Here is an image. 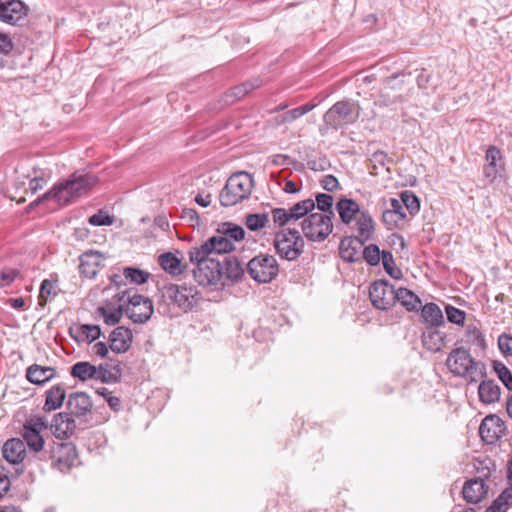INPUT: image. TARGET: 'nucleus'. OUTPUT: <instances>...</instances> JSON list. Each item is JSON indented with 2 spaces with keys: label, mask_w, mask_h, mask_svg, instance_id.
Returning a JSON list of instances; mask_svg holds the SVG:
<instances>
[{
  "label": "nucleus",
  "mask_w": 512,
  "mask_h": 512,
  "mask_svg": "<svg viewBox=\"0 0 512 512\" xmlns=\"http://www.w3.org/2000/svg\"><path fill=\"white\" fill-rule=\"evenodd\" d=\"M97 182L98 178L95 175L74 172L65 181L54 185L44 195L31 202L28 210L50 199H54L60 205H67L86 194Z\"/></svg>",
  "instance_id": "f257e3e1"
},
{
  "label": "nucleus",
  "mask_w": 512,
  "mask_h": 512,
  "mask_svg": "<svg viewBox=\"0 0 512 512\" xmlns=\"http://www.w3.org/2000/svg\"><path fill=\"white\" fill-rule=\"evenodd\" d=\"M188 258L190 263L195 265L193 276L199 285H225V282H222V261L220 258L210 256L194 247L188 251Z\"/></svg>",
  "instance_id": "f03ea898"
},
{
  "label": "nucleus",
  "mask_w": 512,
  "mask_h": 512,
  "mask_svg": "<svg viewBox=\"0 0 512 512\" xmlns=\"http://www.w3.org/2000/svg\"><path fill=\"white\" fill-rule=\"evenodd\" d=\"M446 365L451 373L460 377H469L470 382H477L478 377L486 376L485 364L475 361L470 352L463 347L455 348L450 352Z\"/></svg>",
  "instance_id": "7ed1b4c3"
},
{
  "label": "nucleus",
  "mask_w": 512,
  "mask_h": 512,
  "mask_svg": "<svg viewBox=\"0 0 512 512\" xmlns=\"http://www.w3.org/2000/svg\"><path fill=\"white\" fill-rule=\"evenodd\" d=\"M253 188L254 180L251 174L244 171L234 173L219 194L220 204L224 207L234 206L248 199Z\"/></svg>",
  "instance_id": "20e7f679"
},
{
  "label": "nucleus",
  "mask_w": 512,
  "mask_h": 512,
  "mask_svg": "<svg viewBox=\"0 0 512 512\" xmlns=\"http://www.w3.org/2000/svg\"><path fill=\"white\" fill-rule=\"evenodd\" d=\"M360 116L358 102L350 99L337 101L323 115L324 123L333 128L339 129L345 125L355 123Z\"/></svg>",
  "instance_id": "39448f33"
},
{
  "label": "nucleus",
  "mask_w": 512,
  "mask_h": 512,
  "mask_svg": "<svg viewBox=\"0 0 512 512\" xmlns=\"http://www.w3.org/2000/svg\"><path fill=\"white\" fill-rule=\"evenodd\" d=\"M161 294L167 304H173L184 312L192 310L200 300L199 291L193 285L167 284L162 287Z\"/></svg>",
  "instance_id": "423d86ee"
},
{
  "label": "nucleus",
  "mask_w": 512,
  "mask_h": 512,
  "mask_svg": "<svg viewBox=\"0 0 512 512\" xmlns=\"http://www.w3.org/2000/svg\"><path fill=\"white\" fill-rule=\"evenodd\" d=\"M119 301L125 303V314L134 323L142 324L147 322L154 311L153 303L150 298L130 291L119 295Z\"/></svg>",
  "instance_id": "0eeeda50"
},
{
  "label": "nucleus",
  "mask_w": 512,
  "mask_h": 512,
  "mask_svg": "<svg viewBox=\"0 0 512 512\" xmlns=\"http://www.w3.org/2000/svg\"><path fill=\"white\" fill-rule=\"evenodd\" d=\"M274 247L282 259L296 260L303 252L304 240L296 229H283L276 233Z\"/></svg>",
  "instance_id": "6e6552de"
},
{
  "label": "nucleus",
  "mask_w": 512,
  "mask_h": 512,
  "mask_svg": "<svg viewBox=\"0 0 512 512\" xmlns=\"http://www.w3.org/2000/svg\"><path fill=\"white\" fill-rule=\"evenodd\" d=\"M246 269L250 277L261 284L272 282L279 273V265L276 258L269 254H259L253 257Z\"/></svg>",
  "instance_id": "1a4fd4ad"
},
{
  "label": "nucleus",
  "mask_w": 512,
  "mask_h": 512,
  "mask_svg": "<svg viewBox=\"0 0 512 512\" xmlns=\"http://www.w3.org/2000/svg\"><path fill=\"white\" fill-rule=\"evenodd\" d=\"M332 218L327 214L311 213L302 222L303 234L310 241H324L333 231Z\"/></svg>",
  "instance_id": "9d476101"
},
{
  "label": "nucleus",
  "mask_w": 512,
  "mask_h": 512,
  "mask_svg": "<svg viewBox=\"0 0 512 512\" xmlns=\"http://www.w3.org/2000/svg\"><path fill=\"white\" fill-rule=\"evenodd\" d=\"M71 376L81 381L96 380L102 383H113L117 377L109 369L108 365L94 366L89 362H77L71 367Z\"/></svg>",
  "instance_id": "9b49d317"
},
{
  "label": "nucleus",
  "mask_w": 512,
  "mask_h": 512,
  "mask_svg": "<svg viewBox=\"0 0 512 512\" xmlns=\"http://www.w3.org/2000/svg\"><path fill=\"white\" fill-rule=\"evenodd\" d=\"M400 74H393L384 79L379 92L378 103L381 106H391L406 100L408 93L403 92L404 81Z\"/></svg>",
  "instance_id": "f8f14e48"
},
{
  "label": "nucleus",
  "mask_w": 512,
  "mask_h": 512,
  "mask_svg": "<svg viewBox=\"0 0 512 512\" xmlns=\"http://www.w3.org/2000/svg\"><path fill=\"white\" fill-rule=\"evenodd\" d=\"M369 297L372 305L387 310L395 304V288L387 280H378L371 284Z\"/></svg>",
  "instance_id": "ddd939ff"
},
{
  "label": "nucleus",
  "mask_w": 512,
  "mask_h": 512,
  "mask_svg": "<svg viewBox=\"0 0 512 512\" xmlns=\"http://www.w3.org/2000/svg\"><path fill=\"white\" fill-rule=\"evenodd\" d=\"M49 454L53 464L61 471L69 470L77 458L76 447L70 442L53 441Z\"/></svg>",
  "instance_id": "4468645a"
},
{
  "label": "nucleus",
  "mask_w": 512,
  "mask_h": 512,
  "mask_svg": "<svg viewBox=\"0 0 512 512\" xmlns=\"http://www.w3.org/2000/svg\"><path fill=\"white\" fill-rule=\"evenodd\" d=\"M28 9L21 0H0V20L11 25H21Z\"/></svg>",
  "instance_id": "2eb2a0df"
},
{
  "label": "nucleus",
  "mask_w": 512,
  "mask_h": 512,
  "mask_svg": "<svg viewBox=\"0 0 512 512\" xmlns=\"http://www.w3.org/2000/svg\"><path fill=\"white\" fill-rule=\"evenodd\" d=\"M505 422L497 415L486 416L479 427V434L487 444H495L505 434Z\"/></svg>",
  "instance_id": "dca6fc26"
},
{
  "label": "nucleus",
  "mask_w": 512,
  "mask_h": 512,
  "mask_svg": "<svg viewBox=\"0 0 512 512\" xmlns=\"http://www.w3.org/2000/svg\"><path fill=\"white\" fill-rule=\"evenodd\" d=\"M195 248L215 258L223 259L235 250V245L229 238L219 234L210 237L200 247Z\"/></svg>",
  "instance_id": "f3484780"
},
{
  "label": "nucleus",
  "mask_w": 512,
  "mask_h": 512,
  "mask_svg": "<svg viewBox=\"0 0 512 512\" xmlns=\"http://www.w3.org/2000/svg\"><path fill=\"white\" fill-rule=\"evenodd\" d=\"M365 241L357 236L345 237L339 244V253L341 258L346 262H356L361 259L362 248Z\"/></svg>",
  "instance_id": "a211bd4d"
},
{
  "label": "nucleus",
  "mask_w": 512,
  "mask_h": 512,
  "mask_svg": "<svg viewBox=\"0 0 512 512\" xmlns=\"http://www.w3.org/2000/svg\"><path fill=\"white\" fill-rule=\"evenodd\" d=\"M132 341L131 330L124 326H118L110 333L109 348L117 354L125 353L130 349Z\"/></svg>",
  "instance_id": "6ab92c4d"
},
{
  "label": "nucleus",
  "mask_w": 512,
  "mask_h": 512,
  "mask_svg": "<svg viewBox=\"0 0 512 512\" xmlns=\"http://www.w3.org/2000/svg\"><path fill=\"white\" fill-rule=\"evenodd\" d=\"M93 407L90 396L85 392H74L68 396L67 409L75 417L86 416Z\"/></svg>",
  "instance_id": "aec40b11"
},
{
  "label": "nucleus",
  "mask_w": 512,
  "mask_h": 512,
  "mask_svg": "<svg viewBox=\"0 0 512 512\" xmlns=\"http://www.w3.org/2000/svg\"><path fill=\"white\" fill-rule=\"evenodd\" d=\"M222 282H237L245 274V268L234 255H226L221 259Z\"/></svg>",
  "instance_id": "412c9836"
},
{
  "label": "nucleus",
  "mask_w": 512,
  "mask_h": 512,
  "mask_svg": "<svg viewBox=\"0 0 512 512\" xmlns=\"http://www.w3.org/2000/svg\"><path fill=\"white\" fill-rule=\"evenodd\" d=\"M2 456L10 464H19L26 457V444L19 438L8 439L2 446Z\"/></svg>",
  "instance_id": "4be33fe9"
},
{
  "label": "nucleus",
  "mask_w": 512,
  "mask_h": 512,
  "mask_svg": "<svg viewBox=\"0 0 512 512\" xmlns=\"http://www.w3.org/2000/svg\"><path fill=\"white\" fill-rule=\"evenodd\" d=\"M25 376L30 383L43 386L57 377V370L54 367L32 364L26 369Z\"/></svg>",
  "instance_id": "5701e85b"
},
{
  "label": "nucleus",
  "mask_w": 512,
  "mask_h": 512,
  "mask_svg": "<svg viewBox=\"0 0 512 512\" xmlns=\"http://www.w3.org/2000/svg\"><path fill=\"white\" fill-rule=\"evenodd\" d=\"M488 492V487L486 486L485 482L481 478H474L471 480H468L462 490V494L464 499L473 504H477L482 501L484 496Z\"/></svg>",
  "instance_id": "b1692460"
},
{
  "label": "nucleus",
  "mask_w": 512,
  "mask_h": 512,
  "mask_svg": "<svg viewBox=\"0 0 512 512\" xmlns=\"http://www.w3.org/2000/svg\"><path fill=\"white\" fill-rule=\"evenodd\" d=\"M51 428L57 438H68L74 433L76 422L70 413H59L54 416Z\"/></svg>",
  "instance_id": "393cba45"
},
{
  "label": "nucleus",
  "mask_w": 512,
  "mask_h": 512,
  "mask_svg": "<svg viewBox=\"0 0 512 512\" xmlns=\"http://www.w3.org/2000/svg\"><path fill=\"white\" fill-rule=\"evenodd\" d=\"M336 210L341 221L346 225H349L353 220H356L360 213L363 212L356 201L345 197L341 198L336 203Z\"/></svg>",
  "instance_id": "a878e982"
},
{
  "label": "nucleus",
  "mask_w": 512,
  "mask_h": 512,
  "mask_svg": "<svg viewBox=\"0 0 512 512\" xmlns=\"http://www.w3.org/2000/svg\"><path fill=\"white\" fill-rule=\"evenodd\" d=\"M66 398V391L62 384L53 385L45 392V403L43 410L51 412L62 407Z\"/></svg>",
  "instance_id": "bb28decb"
},
{
  "label": "nucleus",
  "mask_w": 512,
  "mask_h": 512,
  "mask_svg": "<svg viewBox=\"0 0 512 512\" xmlns=\"http://www.w3.org/2000/svg\"><path fill=\"white\" fill-rule=\"evenodd\" d=\"M102 255L99 252L88 251L80 257V272L88 278H94L101 265Z\"/></svg>",
  "instance_id": "cd10ccee"
},
{
  "label": "nucleus",
  "mask_w": 512,
  "mask_h": 512,
  "mask_svg": "<svg viewBox=\"0 0 512 512\" xmlns=\"http://www.w3.org/2000/svg\"><path fill=\"white\" fill-rule=\"evenodd\" d=\"M501 158V151L497 147L491 146L487 149V165H485L483 173L484 176L490 180V182H493L497 176L500 175L502 166L498 164L497 161L501 160Z\"/></svg>",
  "instance_id": "c85d7f7f"
},
{
  "label": "nucleus",
  "mask_w": 512,
  "mask_h": 512,
  "mask_svg": "<svg viewBox=\"0 0 512 512\" xmlns=\"http://www.w3.org/2000/svg\"><path fill=\"white\" fill-rule=\"evenodd\" d=\"M420 316L427 327H440L445 323L442 310L433 302L426 303L421 308Z\"/></svg>",
  "instance_id": "c756f323"
},
{
  "label": "nucleus",
  "mask_w": 512,
  "mask_h": 512,
  "mask_svg": "<svg viewBox=\"0 0 512 512\" xmlns=\"http://www.w3.org/2000/svg\"><path fill=\"white\" fill-rule=\"evenodd\" d=\"M158 262L164 271L173 276L180 275L187 270V264L183 263L182 260L172 252L161 254L158 258Z\"/></svg>",
  "instance_id": "7c9ffc66"
},
{
  "label": "nucleus",
  "mask_w": 512,
  "mask_h": 512,
  "mask_svg": "<svg viewBox=\"0 0 512 512\" xmlns=\"http://www.w3.org/2000/svg\"><path fill=\"white\" fill-rule=\"evenodd\" d=\"M501 389L494 380H483L478 387L481 402L491 404L499 401Z\"/></svg>",
  "instance_id": "2f4dec72"
},
{
  "label": "nucleus",
  "mask_w": 512,
  "mask_h": 512,
  "mask_svg": "<svg viewBox=\"0 0 512 512\" xmlns=\"http://www.w3.org/2000/svg\"><path fill=\"white\" fill-rule=\"evenodd\" d=\"M421 339L424 348L428 351L439 352L444 341V335L437 330V327H426Z\"/></svg>",
  "instance_id": "473e14b6"
},
{
  "label": "nucleus",
  "mask_w": 512,
  "mask_h": 512,
  "mask_svg": "<svg viewBox=\"0 0 512 512\" xmlns=\"http://www.w3.org/2000/svg\"><path fill=\"white\" fill-rule=\"evenodd\" d=\"M356 220L359 233L357 237L365 242L370 240L374 234L375 224L369 212L363 211Z\"/></svg>",
  "instance_id": "72a5a7b5"
},
{
  "label": "nucleus",
  "mask_w": 512,
  "mask_h": 512,
  "mask_svg": "<svg viewBox=\"0 0 512 512\" xmlns=\"http://www.w3.org/2000/svg\"><path fill=\"white\" fill-rule=\"evenodd\" d=\"M396 301L400 302L408 311H417L421 304L420 298L407 288L395 290Z\"/></svg>",
  "instance_id": "f704fd0d"
},
{
  "label": "nucleus",
  "mask_w": 512,
  "mask_h": 512,
  "mask_svg": "<svg viewBox=\"0 0 512 512\" xmlns=\"http://www.w3.org/2000/svg\"><path fill=\"white\" fill-rule=\"evenodd\" d=\"M29 179V190L32 194L36 193L38 190L42 189L46 184V179L43 175H38L37 170L33 168V174H25L21 173L17 180L15 181L16 188H20V186H24L26 184L25 180Z\"/></svg>",
  "instance_id": "c9c22d12"
},
{
  "label": "nucleus",
  "mask_w": 512,
  "mask_h": 512,
  "mask_svg": "<svg viewBox=\"0 0 512 512\" xmlns=\"http://www.w3.org/2000/svg\"><path fill=\"white\" fill-rule=\"evenodd\" d=\"M98 312L102 315L107 325H116L125 313V303L123 302L118 307L112 305L102 306L98 308Z\"/></svg>",
  "instance_id": "e433bc0d"
},
{
  "label": "nucleus",
  "mask_w": 512,
  "mask_h": 512,
  "mask_svg": "<svg viewBox=\"0 0 512 512\" xmlns=\"http://www.w3.org/2000/svg\"><path fill=\"white\" fill-rule=\"evenodd\" d=\"M70 333H72V330L70 331ZM71 335L77 341L92 342L100 337L101 329L98 325L82 324L77 328V335Z\"/></svg>",
  "instance_id": "4c0bfd02"
},
{
  "label": "nucleus",
  "mask_w": 512,
  "mask_h": 512,
  "mask_svg": "<svg viewBox=\"0 0 512 512\" xmlns=\"http://www.w3.org/2000/svg\"><path fill=\"white\" fill-rule=\"evenodd\" d=\"M512 505V488L504 489L487 508L486 512H507Z\"/></svg>",
  "instance_id": "58836bf2"
},
{
  "label": "nucleus",
  "mask_w": 512,
  "mask_h": 512,
  "mask_svg": "<svg viewBox=\"0 0 512 512\" xmlns=\"http://www.w3.org/2000/svg\"><path fill=\"white\" fill-rule=\"evenodd\" d=\"M217 231L219 234L226 236L231 241H240L245 237L244 229L241 226L234 224L232 222L221 223Z\"/></svg>",
  "instance_id": "ea45409f"
},
{
  "label": "nucleus",
  "mask_w": 512,
  "mask_h": 512,
  "mask_svg": "<svg viewBox=\"0 0 512 512\" xmlns=\"http://www.w3.org/2000/svg\"><path fill=\"white\" fill-rule=\"evenodd\" d=\"M315 209V202L313 199H305L295 203L289 211V216L293 220H298L304 216H306L309 212H312Z\"/></svg>",
  "instance_id": "a19ab883"
},
{
  "label": "nucleus",
  "mask_w": 512,
  "mask_h": 512,
  "mask_svg": "<svg viewBox=\"0 0 512 512\" xmlns=\"http://www.w3.org/2000/svg\"><path fill=\"white\" fill-rule=\"evenodd\" d=\"M22 437L24 439V443L34 452H40L44 449L45 441L41 433H38L35 430L31 429H23Z\"/></svg>",
  "instance_id": "79ce46f5"
},
{
  "label": "nucleus",
  "mask_w": 512,
  "mask_h": 512,
  "mask_svg": "<svg viewBox=\"0 0 512 512\" xmlns=\"http://www.w3.org/2000/svg\"><path fill=\"white\" fill-rule=\"evenodd\" d=\"M382 264L386 273L393 279H401L403 274L400 268L397 267L394 261L393 254L390 251H382Z\"/></svg>",
  "instance_id": "37998d69"
},
{
  "label": "nucleus",
  "mask_w": 512,
  "mask_h": 512,
  "mask_svg": "<svg viewBox=\"0 0 512 512\" xmlns=\"http://www.w3.org/2000/svg\"><path fill=\"white\" fill-rule=\"evenodd\" d=\"M123 277L132 284H143L147 282L150 274L136 267H125Z\"/></svg>",
  "instance_id": "c03bdc74"
},
{
  "label": "nucleus",
  "mask_w": 512,
  "mask_h": 512,
  "mask_svg": "<svg viewBox=\"0 0 512 512\" xmlns=\"http://www.w3.org/2000/svg\"><path fill=\"white\" fill-rule=\"evenodd\" d=\"M494 372L507 390L512 391V373L502 362L495 360L492 363Z\"/></svg>",
  "instance_id": "a18cd8bd"
},
{
  "label": "nucleus",
  "mask_w": 512,
  "mask_h": 512,
  "mask_svg": "<svg viewBox=\"0 0 512 512\" xmlns=\"http://www.w3.org/2000/svg\"><path fill=\"white\" fill-rule=\"evenodd\" d=\"M400 201L409 211L410 215H415L420 210V201L418 197L411 191L405 190L400 194Z\"/></svg>",
  "instance_id": "49530a36"
},
{
  "label": "nucleus",
  "mask_w": 512,
  "mask_h": 512,
  "mask_svg": "<svg viewBox=\"0 0 512 512\" xmlns=\"http://www.w3.org/2000/svg\"><path fill=\"white\" fill-rule=\"evenodd\" d=\"M361 258H363L369 265L376 266L382 259V251L376 244H370L366 247L363 246Z\"/></svg>",
  "instance_id": "de8ad7c7"
},
{
  "label": "nucleus",
  "mask_w": 512,
  "mask_h": 512,
  "mask_svg": "<svg viewBox=\"0 0 512 512\" xmlns=\"http://www.w3.org/2000/svg\"><path fill=\"white\" fill-rule=\"evenodd\" d=\"M268 221L269 217L266 213L248 214L246 216L245 224L249 230L258 231L264 228Z\"/></svg>",
  "instance_id": "09e8293b"
},
{
  "label": "nucleus",
  "mask_w": 512,
  "mask_h": 512,
  "mask_svg": "<svg viewBox=\"0 0 512 512\" xmlns=\"http://www.w3.org/2000/svg\"><path fill=\"white\" fill-rule=\"evenodd\" d=\"M333 196L325 193H318L314 200L315 206L321 211L320 214H327L330 217H334V211L332 210L333 206Z\"/></svg>",
  "instance_id": "8fccbe9b"
},
{
  "label": "nucleus",
  "mask_w": 512,
  "mask_h": 512,
  "mask_svg": "<svg viewBox=\"0 0 512 512\" xmlns=\"http://www.w3.org/2000/svg\"><path fill=\"white\" fill-rule=\"evenodd\" d=\"M89 224L92 226H109L114 222V218L104 210H99L88 219Z\"/></svg>",
  "instance_id": "3c124183"
},
{
  "label": "nucleus",
  "mask_w": 512,
  "mask_h": 512,
  "mask_svg": "<svg viewBox=\"0 0 512 512\" xmlns=\"http://www.w3.org/2000/svg\"><path fill=\"white\" fill-rule=\"evenodd\" d=\"M445 312L449 322L457 325H463L466 314L463 310H460L452 305H446Z\"/></svg>",
  "instance_id": "603ef678"
},
{
  "label": "nucleus",
  "mask_w": 512,
  "mask_h": 512,
  "mask_svg": "<svg viewBox=\"0 0 512 512\" xmlns=\"http://www.w3.org/2000/svg\"><path fill=\"white\" fill-rule=\"evenodd\" d=\"M271 214L273 222L281 227L293 220L289 216V211L284 208H273Z\"/></svg>",
  "instance_id": "864d4df0"
},
{
  "label": "nucleus",
  "mask_w": 512,
  "mask_h": 512,
  "mask_svg": "<svg viewBox=\"0 0 512 512\" xmlns=\"http://www.w3.org/2000/svg\"><path fill=\"white\" fill-rule=\"evenodd\" d=\"M466 334L475 345L482 348L485 347L484 336L476 326L469 325L466 329Z\"/></svg>",
  "instance_id": "5fc2aeb1"
},
{
  "label": "nucleus",
  "mask_w": 512,
  "mask_h": 512,
  "mask_svg": "<svg viewBox=\"0 0 512 512\" xmlns=\"http://www.w3.org/2000/svg\"><path fill=\"white\" fill-rule=\"evenodd\" d=\"M244 96H246L245 90L242 89L241 85H237L225 93L224 101L226 104H233Z\"/></svg>",
  "instance_id": "6e6d98bb"
},
{
  "label": "nucleus",
  "mask_w": 512,
  "mask_h": 512,
  "mask_svg": "<svg viewBox=\"0 0 512 512\" xmlns=\"http://www.w3.org/2000/svg\"><path fill=\"white\" fill-rule=\"evenodd\" d=\"M47 427L42 417H32L26 420L23 425V429L25 430H35L38 433H41L43 429Z\"/></svg>",
  "instance_id": "4d7b16f0"
},
{
  "label": "nucleus",
  "mask_w": 512,
  "mask_h": 512,
  "mask_svg": "<svg viewBox=\"0 0 512 512\" xmlns=\"http://www.w3.org/2000/svg\"><path fill=\"white\" fill-rule=\"evenodd\" d=\"M181 218L189 222L191 226H199L200 224V217L193 208H184L181 213Z\"/></svg>",
  "instance_id": "13d9d810"
},
{
  "label": "nucleus",
  "mask_w": 512,
  "mask_h": 512,
  "mask_svg": "<svg viewBox=\"0 0 512 512\" xmlns=\"http://www.w3.org/2000/svg\"><path fill=\"white\" fill-rule=\"evenodd\" d=\"M498 346L505 355H512V336L502 334L498 338Z\"/></svg>",
  "instance_id": "bf43d9fd"
},
{
  "label": "nucleus",
  "mask_w": 512,
  "mask_h": 512,
  "mask_svg": "<svg viewBox=\"0 0 512 512\" xmlns=\"http://www.w3.org/2000/svg\"><path fill=\"white\" fill-rule=\"evenodd\" d=\"M405 219H401V215H397L396 212H383V221L388 226L389 229H393L398 226L400 222H403Z\"/></svg>",
  "instance_id": "052dcab7"
},
{
  "label": "nucleus",
  "mask_w": 512,
  "mask_h": 512,
  "mask_svg": "<svg viewBox=\"0 0 512 512\" xmlns=\"http://www.w3.org/2000/svg\"><path fill=\"white\" fill-rule=\"evenodd\" d=\"M320 184L324 190L333 192L339 188L338 179L334 175H325L320 181Z\"/></svg>",
  "instance_id": "680f3d73"
},
{
  "label": "nucleus",
  "mask_w": 512,
  "mask_h": 512,
  "mask_svg": "<svg viewBox=\"0 0 512 512\" xmlns=\"http://www.w3.org/2000/svg\"><path fill=\"white\" fill-rule=\"evenodd\" d=\"M299 118L296 108L274 118L276 125H282L284 123H290Z\"/></svg>",
  "instance_id": "e2e57ef3"
},
{
  "label": "nucleus",
  "mask_w": 512,
  "mask_h": 512,
  "mask_svg": "<svg viewBox=\"0 0 512 512\" xmlns=\"http://www.w3.org/2000/svg\"><path fill=\"white\" fill-rule=\"evenodd\" d=\"M53 289H54V283L48 279H45L41 283L39 300L46 302L48 297L52 294Z\"/></svg>",
  "instance_id": "0e129e2a"
},
{
  "label": "nucleus",
  "mask_w": 512,
  "mask_h": 512,
  "mask_svg": "<svg viewBox=\"0 0 512 512\" xmlns=\"http://www.w3.org/2000/svg\"><path fill=\"white\" fill-rule=\"evenodd\" d=\"M17 275L18 271L14 269H9L0 272V287H5L11 284Z\"/></svg>",
  "instance_id": "69168bd1"
},
{
  "label": "nucleus",
  "mask_w": 512,
  "mask_h": 512,
  "mask_svg": "<svg viewBox=\"0 0 512 512\" xmlns=\"http://www.w3.org/2000/svg\"><path fill=\"white\" fill-rule=\"evenodd\" d=\"M13 42L10 37L0 32V53L9 54L13 49Z\"/></svg>",
  "instance_id": "338daca9"
},
{
  "label": "nucleus",
  "mask_w": 512,
  "mask_h": 512,
  "mask_svg": "<svg viewBox=\"0 0 512 512\" xmlns=\"http://www.w3.org/2000/svg\"><path fill=\"white\" fill-rule=\"evenodd\" d=\"M387 153L384 152V151H381V150H378L376 152H374L371 156V162L374 164V166L376 167L377 165L379 166H384L385 165V162L387 160Z\"/></svg>",
  "instance_id": "774afa93"
}]
</instances>
